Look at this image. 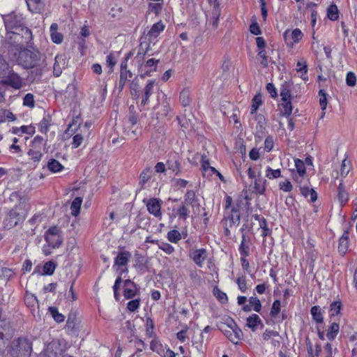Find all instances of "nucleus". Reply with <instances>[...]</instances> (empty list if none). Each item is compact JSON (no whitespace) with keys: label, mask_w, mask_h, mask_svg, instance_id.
<instances>
[{"label":"nucleus","mask_w":357,"mask_h":357,"mask_svg":"<svg viewBox=\"0 0 357 357\" xmlns=\"http://www.w3.org/2000/svg\"><path fill=\"white\" fill-rule=\"evenodd\" d=\"M10 202H18L12 209L6 214L3 220V227L10 229L25 220L26 213L24 209V204L26 199L22 196L19 192H13L9 197Z\"/></svg>","instance_id":"obj_1"},{"label":"nucleus","mask_w":357,"mask_h":357,"mask_svg":"<svg viewBox=\"0 0 357 357\" xmlns=\"http://www.w3.org/2000/svg\"><path fill=\"white\" fill-rule=\"evenodd\" d=\"M32 343L26 337H18L12 341L10 354L13 357H30Z\"/></svg>","instance_id":"obj_2"},{"label":"nucleus","mask_w":357,"mask_h":357,"mask_svg":"<svg viewBox=\"0 0 357 357\" xmlns=\"http://www.w3.org/2000/svg\"><path fill=\"white\" fill-rule=\"evenodd\" d=\"M145 53L146 52L142 53L139 52L136 57V59H138V68L139 70L142 73V77L150 76L151 73L156 71L158 63H159V60L155 59H150L147 60V61L144 64L141 63V61L144 59L143 56L145 54Z\"/></svg>","instance_id":"obj_3"},{"label":"nucleus","mask_w":357,"mask_h":357,"mask_svg":"<svg viewBox=\"0 0 357 357\" xmlns=\"http://www.w3.org/2000/svg\"><path fill=\"white\" fill-rule=\"evenodd\" d=\"M6 30V38L9 40H13L14 43L22 44L24 41L20 40L21 33L23 31V24H4ZM12 43L13 41H10Z\"/></svg>","instance_id":"obj_4"},{"label":"nucleus","mask_w":357,"mask_h":357,"mask_svg":"<svg viewBox=\"0 0 357 357\" xmlns=\"http://www.w3.org/2000/svg\"><path fill=\"white\" fill-rule=\"evenodd\" d=\"M221 331L223 332L224 335L234 344H237L243 335L242 331L233 320H231V324H228L227 328H222Z\"/></svg>","instance_id":"obj_5"},{"label":"nucleus","mask_w":357,"mask_h":357,"mask_svg":"<svg viewBox=\"0 0 357 357\" xmlns=\"http://www.w3.org/2000/svg\"><path fill=\"white\" fill-rule=\"evenodd\" d=\"M1 83L14 89L18 90L23 86V79L17 73L11 69L9 73L1 80Z\"/></svg>","instance_id":"obj_6"},{"label":"nucleus","mask_w":357,"mask_h":357,"mask_svg":"<svg viewBox=\"0 0 357 357\" xmlns=\"http://www.w3.org/2000/svg\"><path fill=\"white\" fill-rule=\"evenodd\" d=\"M143 202L146 204L149 213L153 215L155 218H161L162 212L161 208L162 205V201L158 198H151L146 201L143 200Z\"/></svg>","instance_id":"obj_7"},{"label":"nucleus","mask_w":357,"mask_h":357,"mask_svg":"<svg viewBox=\"0 0 357 357\" xmlns=\"http://www.w3.org/2000/svg\"><path fill=\"white\" fill-rule=\"evenodd\" d=\"M226 225L230 227L238 226L240 223V211L238 207L233 206L230 210L225 211L224 218Z\"/></svg>","instance_id":"obj_8"},{"label":"nucleus","mask_w":357,"mask_h":357,"mask_svg":"<svg viewBox=\"0 0 357 357\" xmlns=\"http://www.w3.org/2000/svg\"><path fill=\"white\" fill-rule=\"evenodd\" d=\"M303 33L298 29L293 31L287 30L283 33L284 39L288 46H293L295 43H298L303 38Z\"/></svg>","instance_id":"obj_9"},{"label":"nucleus","mask_w":357,"mask_h":357,"mask_svg":"<svg viewBox=\"0 0 357 357\" xmlns=\"http://www.w3.org/2000/svg\"><path fill=\"white\" fill-rule=\"evenodd\" d=\"M190 258L195 263V264L202 268L203 264L208 257V253L206 249L199 248L192 250L190 252Z\"/></svg>","instance_id":"obj_10"},{"label":"nucleus","mask_w":357,"mask_h":357,"mask_svg":"<svg viewBox=\"0 0 357 357\" xmlns=\"http://www.w3.org/2000/svg\"><path fill=\"white\" fill-rule=\"evenodd\" d=\"M139 293L137 284L130 280H126L123 282V296L126 299H132Z\"/></svg>","instance_id":"obj_11"},{"label":"nucleus","mask_w":357,"mask_h":357,"mask_svg":"<svg viewBox=\"0 0 357 357\" xmlns=\"http://www.w3.org/2000/svg\"><path fill=\"white\" fill-rule=\"evenodd\" d=\"M128 56L126 58L125 61L121 63L120 77L119 88L122 90L125 86L127 80L132 77V73L128 69L127 60Z\"/></svg>","instance_id":"obj_12"},{"label":"nucleus","mask_w":357,"mask_h":357,"mask_svg":"<svg viewBox=\"0 0 357 357\" xmlns=\"http://www.w3.org/2000/svg\"><path fill=\"white\" fill-rule=\"evenodd\" d=\"M167 165L169 169L176 174L181 172V157L176 153H171L168 155Z\"/></svg>","instance_id":"obj_13"},{"label":"nucleus","mask_w":357,"mask_h":357,"mask_svg":"<svg viewBox=\"0 0 357 357\" xmlns=\"http://www.w3.org/2000/svg\"><path fill=\"white\" fill-rule=\"evenodd\" d=\"M155 80L151 79L149 80L146 85L143 89L142 100L139 107H144L149 102V98L151 96L153 93V88L155 85Z\"/></svg>","instance_id":"obj_14"},{"label":"nucleus","mask_w":357,"mask_h":357,"mask_svg":"<svg viewBox=\"0 0 357 357\" xmlns=\"http://www.w3.org/2000/svg\"><path fill=\"white\" fill-rule=\"evenodd\" d=\"M131 253L126 250L121 251L114 259V266L124 267L126 266L131 258Z\"/></svg>","instance_id":"obj_15"},{"label":"nucleus","mask_w":357,"mask_h":357,"mask_svg":"<svg viewBox=\"0 0 357 357\" xmlns=\"http://www.w3.org/2000/svg\"><path fill=\"white\" fill-rule=\"evenodd\" d=\"M61 351L59 342L52 341L49 343L43 352V357H57Z\"/></svg>","instance_id":"obj_16"},{"label":"nucleus","mask_w":357,"mask_h":357,"mask_svg":"<svg viewBox=\"0 0 357 357\" xmlns=\"http://www.w3.org/2000/svg\"><path fill=\"white\" fill-rule=\"evenodd\" d=\"M246 326L253 332L256 331L259 326L261 328L264 327L261 319L256 314H252L246 319Z\"/></svg>","instance_id":"obj_17"},{"label":"nucleus","mask_w":357,"mask_h":357,"mask_svg":"<svg viewBox=\"0 0 357 357\" xmlns=\"http://www.w3.org/2000/svg\"><path fill=\"white\" fill-rule=\"evenodd\" d=\"M29 10L33 13H40L44 8L42 0H25Z\"/></svg>","instance_id":"obj_18"},{"label":"nucleus","mask_w":357,"mask_h":357,"mask_svg":"<svg viewBox=\"0 0 357 357\" xmlns=\"http://www.w3.org/2000/svg\"><path fill=\"white\" fill-rule=\"evenodd\" d=\"M211 6V20L217 22L220 15V8L218 0H208Z\"/></svg>","instance_id":"obj_19"},{"label":"nucleus","mask_w":357,"mask_h":357,"mask_svg":"<svg viewBox=\"0 0 357 357\" xmlns=\"http://www.w3.org/2000/svg\"><path fill=\"white\" fill-rule=\"evenodd\" d=\"M50 37L53 43L56 44H60L62 43L63 37V35L58 32V24H52L50 29Z\"/></svg>","instance_id":"obj_20"},{"label":"nucleus","mask_w":357,"mask_h":357,"mask_svg":"<svg viewBox=\"0 0 357 357\" xmlns=\"http://www.w3.org/2000/svg\"><path fill=\"white\" fill-rule=\"evenodd\" d=\"M22 56H25L26 58H29L30 60H25L24 61V67L25 68H32L35 66L36 61H37V55L33 54L31 51H25L22 54Z\"/></svg>","instance_id":"obj_21"},{"label":"nucleus","mask_w":357,"mask_h":357,"mask_svg":"<svg viewBox=\"0 0 357 357\" xmlns=\"http://www.w3.org/2000/svg\"><path fill=\"white\" fill-rule=\"evenodd\" d=\"M337 199L342 206L344 205L349 200V194L345 190L342 181H340L337 188Z\"/></svg>","instance_id":"obj_22"},{"label":"nucleus","mask_w":357,"mask_h":357,"mask_svg":"<svg viewBox=\"0 0 357 357\" xmlns=\"http://www.w3.org/2000/svg\"><path fill=\"white\" fill-rule=\"evenodd\" d=\"M153 170L151 167L145 168L140 174L139 177V185L143 188L145 184L151 178Z\"/></svg>","instance_id":"obj_23"},{"label":"nucleus","mask_w":357,"mask_h":357,"mask_svg":"<svg viewBox=\"0 0 357 357\" xmlns=\"http://www.w3.org/2000/svg\"><path fill=\"white\" fill-rule=\"evenodd\" d=\"M348 248L349 235L347 232H345L339 239L338 251L341 255H344L347 252Z\"/></svg>","instance_id":"obj_24"},{"label":"nucleus","mask_w":357,"mask_h":357,"mask_svg":"<svg viewBox=\"0 0 357 357\" xmlns=\"http://www.w3.org/2000/svg\"><path fill=\"white\" fill-rule=\"evenodd\" d=\"M300 191L303 197L305 198L310 197V200L312 202H314L317 199V193L312 188H309L308 186L300 185Z\"/></svg>","instance_id":"obj_25"},{"label":"nucleus","mask_w":357,"mask_h":357,"mask_svg":"<svg viewBox=\"0 0 357 357\" xmlns=\"http://www.w3.org/2000/svg\"><path fill=\"white\" fill-rule=\"evenodd\" d=\"M296 70L298 73H301V77L303 80L307 81L308 79L307 76H306L307 72V66L305 59H301V60L298 61L296 63Z\"/></svg>","instance_id":"obj_26"},{"label":"nucleus","mask_w":357,"mask_h":357,"mask_svg":"<svg viewBox=\"0 0 357 357\" xmlns=\"http://www.w3.org/2000/svg\"><path fill=\"white\" fill-rule=\"evenodd\" d=\"M179 100L183 107L189 106L191 102L190 91L189 89L184 88L180 93Z\"/></svg>","instance_id":"obj_27"},{"label":"nucleus","mask_w":357,"mask_h":357,"mask_svg":"<svg viewBox=\"0 0 357 357\" xmlns=\"http://www.w3.org/2000/svg\"><path fill=\"white\" fill-rule=\"evenodd\" d=\"M310 313L313 320L318 324H322L324 321L323 313L319 306L314 305L312 307Z\"/></svg>","instance_id":"obj_28"},{"label":"nucleus","mask_w":357,"mask_h":357,"mask_svg":"<svg viewBox=\"0 0 357 357\" xmlns=\"http://www.w3.org/2000/svg\"><path fill=\"white\" fill-rule=\"evenodd\" d=\"M340 331L339 324L333 322L327 331L326 337L330 341H333L337 337Z\"/></svg>","instance_id":"obj_29"},{"label":"nucleus","mask_w":357,"mask_h":357,"mask_svg":"<svg viewBox=\"0 0 357 357\" xmlns=\"http://www.w3.org/2000/svg\"><path fill=\"white\" fill-rule=\"evenodd\" d=\"M239 252L241 256H249L250 255V241L246 239L245 235H242V240L239 246Z\"/></svg>","instance_id":"obj_30"},{"label":"nucleus","mask_w":357,"mask_h":357,"mask_svg":"<svg viewBox=\"0 0 357 357\" xmlns=\"http://www.w3.org/2000/svg\"><path fill=\"white\" fill-rule=\"evenodd\" d=\"M45 238L49 246L53 248H59L63 243V237L61 236H45Z\"/></svg>","instance_id":"obj_31"},{"label":"nucleus","mask_w":357,"mask_h":357,"mask_svg":"<svg viewBox=\"0 0 357 357\" xmlns=\"http://www.w3.org/2000/svg\"><path fill=\"white\" fill-rule=\"evenodd\" d=\"M266 180L262 178H256L254 182V192L259 195H263L266 190Z\"/></svg>","instance_id":"obj_32"},{"label":"nucleus","mask_w":357,"mask_h":357,"mask_svg":"<svg viewBox=\"0 0 357 357\" xmlns=\"http://www.w3.org/2000/svg\"><path fill=\"white\" fill-rule=\"evenodd\" d=\"M82 199L77 197L73 199L70 205L71 214L73 216H77L79 214Z\"/></svg>","instance_id":"obj_33"},{"label":"nucleus","mask_w":357,"mask_h":357,"mask_svg":"<svg viewBox=\"0 0 357 357\" xmlns=\"http://www.w3.org/2000/svg\"><path fill=\"white\" fill-rule=\"evenodd\" d=\"M164 29L163 24H153L146 34L151 38H156Z\"/></svg>","instance_id":"obj_34"},{"label":"nucleus","mask_w":357,"mask_h":357,"mask_svg":"<svg viewBox=\"0 0 357 357\" xmlns=\"http://www.w3.org/2000/svg\"><path fill=\"white\" fill-rule=\"evenodd\" d=\"M11 68L10 67L8 62L0 56V79L2 80L9 72L11 70Z\"/></svg>","instance_id":"obj_35"},{"label":"nucleus","mask_w":357,"mask_h":357,"mask_svg":"<svg viewBox=\"0 0 357 357\" xmlns=\"http://www.w3.org/2000/svg\"><path fill=\"white\" fill-rule=\"evenodd\" d=\"M150 349L153 351L156 352L160 356L164 354L165 347L161 344V342L158 340H157V339H153L151 342V343H150Z\"/></svg>","instance_id":"obj_36"},{"label":"nucleus","mask_w":357,"mask_h":357,"mask_svg":"<svg viewBox=\"0 0 357 357\" xmlns=\"http://www.w3.org/2000/svg\"><path fill=\"white\" fill-rule=\"evenodd\" d=\"M127 272H128L127 268L122 269L121 271L120 275L117 277V278L115 280L114 284L113 286L114 296L116 301H118L119 298V290L120 284L122 282L121 274L123 273H127Z\"/></svg>","instance_id":"obj_37"},{"label":"nucleus","mask_w":357,"mask_h":357,"mask_svg":"<svg viewBox=\"0 0 357 357\" xmlns=\"http://www.w3.org/2000/svg\"><path fill=\"white\" fill-rule=\"evenodd\" d=\"M47 168L52 172L56 173L61 171L63 166L56 160L50 159L47 163Z\"/></svg>","instance_id":"obj_38"},{"label":"nucleus","mask_w":357,"mask_h":357,"mask_svg":"<svg viewBox=\"0 0 357 357\" xmlns=\"http://www.w3.org/2000/svg\"><path fill=\"white\" fill-rule=\"evenodd\" d=\"M327 16L331 21H335L339 17V12L336 5L332 4L327 9Z\"/></svg>","instance_id":"obj_39"},{"label":"nucleus","mask_w":357,"mask_h":357,"mask_svg":"<svg viewBox=\"0 0 357 357\" xmlns=\"http://www.w3.org/2000/svg\"><path fill=\"white\" fill-rule=\"evenodd\" d=\"M282 102V103L279 105L282 114L284 116L291 115L292 112V105L291 100Z\"/></svg>","instance_id":"obj_40"},{"label":"nucleus","mask_w":357,"mask_h":357,"mask_svg":"<svg viewBox=\"0 0 357 357\" xmlns=\"http://www.w3.org/2000/svg\"><path fill=\"white\" fill-rule=\"evenodd\" d=\"M257 59L263 68H266L268 65V56L265 50L258 51Z\"/></svg>","instance_id":"obj_41"},{"label":"nucleus","mask_w":357,"mask_h":357,"mask_svg":"<svg viewBox=\"0 0 357 357\" xmlns=\"http://www.w3.org/2000/svg\"><path fill=\"white\" fill-rule=\"evenodd\" d=\"M49 312L56 322L61 323L65 320V317L59 312L56 307H50Z\"/></svg>","instance_id":"obj_42"},{"label":"nucleus","mask_w":357,"mask_h":357,"mask_svg":"<svg viewBox=\"0 0 357 357\" xmlns=\"http://www.w3.org/2000/svg\"><path fill=\"white\" fill-rule=\"evenodd\" d=\"M55 268H56L55 263L52 261H49L46 262L43 266V274L52 275L54 273Z\"/></svg>","instance_id":"obj_43"},{"label":"nucleus","mask_w":357,"mask_h":357,"mask_svg":"<svg viewBox=\"0 0 357 357\" xmlns=\"http://www.w3.org/2000/svg\"><path fill=\"white\" fill-rule=\"evenodd\" d=\"M266 176L269 179H275L281 177V171L280 169H273L270 167L266 169Z\"/></svg>","instance_id":"obj_44"},{"label":"nucleus","mask_w":357,"mask_h":357,"mask_svg":"<svg viewBox=\"0 0 357 357\" xmlns=\"http://www.w3.org/2000/svg\"><path fill=\"white\" fill-rule=\"evenodd\" d=\"M28 155L31 157V159L33 162H39L43 157V154H42L41 150H40V149H35L31 148L29 149V151H28Z\"/></svg>","instance_id":"obj_45"},{"label":"nucleus","mask_w":357,"mask_h":357,"mask_svg":"<svg viewBox=\"0 0 357 357\" xmlns=\"http://www.w3.org/2000/svg\"><path fill=\"white\" fill-rule=\"evenodd\" d=\"M50 126V118L49 116L44 117L39 123V130L40 132L46 134L49 131Z\"/></svg>","instance_id":"obj_46"},{"label":"nucleus","mask_w":357,"mask_h":357,"mask_svg":"<svg viewBox=\"0 0 357 357\" xmlns=\"http://www.w3.org/2000/svg\"><path fill=\"white\" fill-rule=\"evenodd\" d=\"M196 201V195L193 190H188L184 196L183 204L185 205H192Z\"/></svg>","instance_id":"obj_47"},{"label":"nucleus","mask_w":357,"mask_h":357,"mask_svg":"<svg viewBox=\"0 0 357 357\" xmlns=\"http://www.w3.org/2000/svg\"><path fill=\"white\" fill-rule=\"evenodd\" d=\"M249 304L251 305L254 311L257 312H259L261 311V304L257 296H251L249 298Z\"/></svg>","instance_id":"obj_48"},{"label":"nucleus","mask_w":357,"mask_h":357,"mask_svg":"<svg viewBox=\"0 0 357 357\" xmlns=\"http://www.w3.org/2000/svg\"><path fill=\"white\" fill-rule=\"evenodd\" d=\"M319 105L322 111H325L327 107L328 101H327V93L325 92L324 89H321L319 91Z\"/></svg>","instance_id":"obj_49"},{"label":"nucleus","mask_w":357,"mask_h":357,"mask_svg":"<svg viewBox=\"0 0 357 357\" xmlns=\"http://www.w3.org/2000/svg\"><path fill=\"white\" fill-rule=\"evenodd\" d=\"M295 167L296 172L295 174H298L301 176H306V169L304 162L299 160H295Z\"/></svg>","instance_id":"obj_50"},{"label":"nucleus","mask_w":357,"mask_h":357,"mask_svg":"<svg viewBox=\"0 0 357 357\" xmlns=\"http://www.w3.org/2000/svg\"><path fill=\"white\" fill-rule=\"evenodd\" d=\"M281 310V303L279 300H275L271 307L270 315L275 318L278 316Z\"/></svg>","instance_id":"obj_51"},{"label":"nucleus","mask_w":357,"mask_h":357,"mask_svg":"<svg viewBox=\"0 0 357 357\" xmlns=\"http://www.w3.org/2000/svg\"><path fill=\"white\" fill-rule=\"evenodd\" d=\"M181 238V234L177 230L174 229L167 233V239L172 243H176Z\"/></svg>","instance_id":"obj_52"},{"label":"nucleus","mask_w":357,"mask_h":357,"mask_svg":"<svg viewBox=\"0 0 357 357\" xmlns=\"http://www.w3.org/2000/svg\"><path fill=\"white\" fill-rule=\"evenodd\" d=\"M307 344V353L310 357L319 356L321 352V347L320 344H317L315 345V349L313 351L312 346L310 343Z\"/></svg>","instance_id":"obj_53"},{"label":"nucleus","mask_w":357,"mask_h":357,"mask_svg":"<svg viewBox=\"0 0 357 357\" xmlns=\"http://www.w3.org/2000/svg\"><path fill=\"white\" fill-rule=\"evenodd\" d=\"M342 303L340 301H334L330 305L331 314L333 317L337 315L341 310Z\"/></svg>","instance_id":"obj_54"},{"label":"nucleus","mask_w":357,"mask_h":357,"mask_svg":"<svg viewBox=\"0 0 357 357\" xmlns=\"http://www.w3.org/2000/svg\"><path fill=\"white\" fill-rule=\"evenodd\" d=\"M261 96L259 95H256L254 97V98L252 99V103L251 109H250V114H255L257 111L259 106L261 105Z\"/></svg>","instance_id":"obj_55"},{"label":"nucleus","mask_w":357,"mask_h":357,"mask_svg":"<svg viewBox=\"0 0 357 357\" xmlns=\"http://www.w3.org/2000/svg\"><path fill=\"white\" fill-rule=\"evenodd\" d=\"M43 144H44V139L42 137L37 135L32 140L31 146L33 149H40V150H41Z\"/></svg>","instance_id":"obj_56"},{"label":"nucleus","mask_w":357,"mask_h":357,"mask_svg":"<svg viewBox=\"0 0 357 357\" xmlns=\"http://www.w3.org/2000/svg\"><path fill=\"white\" fill-rule=\"evenodd\" d=\"M154 324L151 318H147L146 320V334L149 337L153 335Z\"/></svg>","instance_id":"obj_57"},{"label":"nucleus","mask_w":357,"mask_h":357,"mask_svg":"<svg viewBox=\"0 0 357 357\" xmlns=\"http://www.w3.org/2000/svg\"><path fill=\"white\" fill-rule=\"evenodd\" d=\"M23 105L31 108H33L35 106L34 97L31 93H27L25 95L23 99Z\"/></svg>","instance_id":"obj_58"},{"label":"nucleus","mask_w":357,"mask_h":357,"mask_svg":"<svg viewBox=\"0 0 357 357\" xmlns=\"http://www.w3.org/2000/svg\"><path fill=\"white\" fill-rule=\"evenodd\" d=\"M158 248L167 255H171L174 251V247L167 243L160 242Z\"/></svg>","instance_id":"obj_59"},{"label":"nucleus","mask_w":357,"mask_h":357,"mask_svg":"<svg viewBox=\"0 0 357 357\" xmlns=\"http://www.w3.org/2000/svg\"><path fill=\"white\" fill-rule=\"evenodd\" d=\"M213 291L214 295L216 296V298L218 299L220 302H221L222 303H225L227 301L228 298L225 293L220 291L218 288H215Z\"/></svg>","instance_id":"obj_60"},{"label":"nucleus","mask_w":357,"mask_h":357,"mask_svg":"<svg viewBox=\"0 0 357 357\" xmlns=\"http://www.w3.org/2000/svg\"><path fill=\"white\" fill-rule=\"evenodd\" d=\"M279 188L281 190L285 192H288L292 190L293 186L291 182L288 180L284 181H280L279 183Z\"/></svg>","instance_id":"obj_61"},{"label":"nucleus","mask_w":357,"mask_h":357,"mask_svg":"<svg viewBox=\"0 0 357 357\" xmlns=\"http://www.w3.org/2000/svg\"><path fill=\"white\" fill-rule=\"evenodd\" d=\"M24 301L28 306H34L38 303L36 297L31 294H26Z\"/></svg>","instance_id":"obj_62"},{"label":"nucleus","mask_w":357,"mask_h":357,"mask_svg":"<svg viewBox=\"0 0 357 357\" xmlns=\"http://www.w3.org/2000/svg\"><path fill=\"white\" fill-rule=\"evenodd\" d=\"M186 206L187 205L183 204L182 206H181L178 208V211H177V213H178L179 218L183 220H186V218L188 215V213H189V210Z\"/></svg>","instance_id":"obj_63"},{"label":"nucleus","mask_w":357,"mask_h":357,"mask_svg":"<svg viewBox=\"0 0 357 357\" xmlns=\"http://www.w3.org/2000/svg\"><path fill=\"white\" fill-rule=\"evenodd\" d=\"M140 304V299H134L130 301L127 304V308L130 312H135L137 309L139 308Z\"/></svg>","instance_id":"obj_64"}]
</instances>
